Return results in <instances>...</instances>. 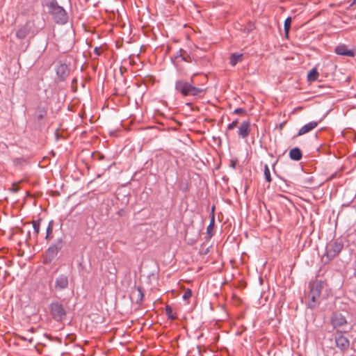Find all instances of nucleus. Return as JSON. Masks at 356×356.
Wrapping results in <instances>:
<instances>
[{
	"mask_svg": "<svg viewBox=\"0 0 356 356\" xmlns=\"http://www.w3.org/2000/svg\"><path fill=\"white\" fill-rule=\"evenodd\" d=\"M195 74L192 76L191 82L184 80L177 81L175 82V90L177 92L181 94L184 97L193 96L196 98L204 97L207 92L205 86L207 83V77L202 76L201 83L196 84L195 81Z\"/></svg>",
	"mask_w": 356,
	"mask_h": 356,
	"instance_id": "f257e3e1",
	"label": "nucleus"
},
{
	"mask_svg": "<svg viewBox=\"0 0 356 356\" xmlns=\"http://www.w3.org/2000/svg\"><path fill=\"white\" fill-rule=\"evenodd\" d=\"M48 13L51 16L54 22L58 24L63 25L68 22V15L65 10L58 5L56 0H47L44 3Z\"/></svg>",
	"mask_w": 356,
	"mask_h": 356,
	"instance_id": "f03ea898",
	"label": "nucleus"
},
{
	"mask_svg": "<svg viewBox=\"0 0 356 356\" xmlns=\"http://www.w3.org/2000/svg\"><path fill=\"white\" fill-rule=\"evenodd\" d=\"M324 282L321 280H314L309 283V291L307 295V307L310 309L316 307L320 303L321 293Z\"/></svg>",
	"mask_w": 356,
	"mask_h": 356,
	"instance_id": "7ed1b4c3",
	"label": "nucleus"
},
{
	"mask_svg": "<svg viewBox=\"0 0 356 356\" xmlns=\"http://www.w3.org/2000/svg\"><path fill=\"white\" fill-rule=\"evenodd\" d=\"M331 324L334 329L339 332H345L346 327L348 325V321L346 317L340 312H335L331 317Z\"/></svg>",
	"mask_w": 356,
	"mask_h": 356,
	"instance_id": "20e7f679",
	"label": "nucleus"
},
{
	"mask_svg": "<svg viewBox=\"0 0 356 356\" xmlns=\"http://www.w3.org/2000/svg\"><path fill=\"white\" fill-rule=\"evenodd\" d=\"M50 313L56 321H62L66 316L67 312L63 305L58 302H52L49 305Z\"/></svg>",
	"mask_w": 356,
	"mask_h": 356,
	"instance_id": "39448f33",
	"label": "nucleus"
},
{
	"mask_svg": "<svg viewBox=\"0 0 356 356\" xmlns=\"http://www.w3.org/2000/svg\"><path fill=\"white\" fill-rule=\"evenodd\" d=\"M342 249L343 245L341 243L334 241L327 246L326 250V255L327 257H330L331 259L334 258L339 254V253L341 251Z\"/></svg>",
	"mask_w": 356,
	"mask_h": 356,
	"instance_id": "423d86ee",
	"label": "nucleus"
},
{
	"mask_svg": "<svg viewBox=\"0 0 356 356\" xmlns=\"http://www.w3.org/2000/svg\"><path fill=\"white\" fill-rule=\"evenodd\" d=\"M68 285V277L65 275H60L55 280L54 289L56 291H62L67 289Z\"/></svg>",
	"mask_w": 356,
	"mask_h": 356,
	"instance_id": "0eeeda50",
	"label": "nucleus"
},
{
	"mask_svg": "<svg viewBox=\"0 0 356 356\" xmlns=\"http://www.w3.org/2000/svg\"><path fill=\"white\" fill-rule=\"evenodd\" d=\"M31 24L27 22L23 26H20L16 31V37L19 40L25 39L31 31Z\"/></svg>",
	"mask_w": 356,
	"mask_h": 356,
	"instance_id": "6e6552de",
	"label": "nucleus"
},
{
	"mask_svg": "<svg viewBox=\"0 0 356 356\" xmlns=\"http://www.w3.org/2000/svg\"><path fill=\"white\" fill-rule=\"evenodd\" d=\"M335 343L343 352L348 350L350 346L349 340L341 334L335 337Z\"/></svg>",
	"mask_w": 356,
	"mask_h": 356,
	"instance_id": "1a4fd4ad",
	"label": "nucleus"
},
{
	"mask_svg": "<svg viewBox=\"0 0 356 356\" xmlns=\"http://www.w3.org/2000/svg\"><path fill=\"white\" fill-rule=\"evenodd\" d=\"M62 248V243L59 242L56 244L51 245L46 252V257L50 261L52 260L58 253Z\"/></svg>",
	"mask_w": 356,
	"mask_h": 356,
	"instance_id": "9d476101",
	"label": "nucleus"
},
{
	"mask_svg": "<svg viewBox=\"0 0 356 356\" xmlns=\"http://www.w3.org/2000/svg\"><path fill=\"white\" fill-rule=\"evenodd\" d=\"M251 124L250 120L243 122L238 127V136L242 138H247L250 132Z\"/></svg>",
	"mask_w": 356,
	"mask_h": 356,
	"instance_id": "9b49d317",
	"label": "nucleus"
},
{
	"mask_svg": "<svg viewBox=\"0 0 356 356\" xmlns=\"http://www.w3.org/2000/svg\"><path fill=\"white\" fill-rule=\"evenodd\" d=\"M334 52L341 56L354 57L355 52L353 50L348 49L346 44H340L335 48Z\"/></svg>",
	"mask_w": 356,
	"mask_h": 356,
	"instance_id": "f8f14e48",
	"label": "nucleus"
},
{
	"mask_svg": "<svg viewBox=\"0 0 356 356\" xmlns=\"http://www.w3.org/2000/svg\"><path fill=\"white\" fill-rule=\"evenodd\" d=\"M318 124V122L312 121L306 124H305L303 127H301V129L299 130L298 133V136H302L304 135L314 129H315Z\"/></svg>",
	"mask_w": 356,
	"mask_h": 356,
	"instance_id": "ddd939ff",
	"label": "nucleus"
},
{
	"mask_svg": "<svg viewBox=\"0 0 356 356\" xmlns=\"http://www.w3.org/2000/svg\"><path fill=\"white\" fill-rule=\"evenodd\" d=\"M289 156L292 160L300 161L302 159V154L299 148L295 147L290 150Z\"/></svg>",
	"mask_w": 356,
	"mask_h": 356,
	"instance_id": "4468645a",
	"label": "nucleus"
},
{
	"mask_svg": "<svg viewBox=\"0 0 356 356\" xmlns=\"http://www.w3.org/2000/svg\"><path fill=\"white\" fill-rule=\"evenodd\" d=\"M57 74L60 76L61 79H65L67 76V67L66 65H60L57 67L56 70Z\"/></svg>",
	"mask_w": 356,
	"mask_h": 356,
	"instance_id": "2eb2a0df",
	"label": "nucleus"
},
{
	"mask_svg": "<svg viewBox=\"0 0 356 356\" xmlns=\"http://www.w3.org/2000/svg\"><path fill=\"white\" fill-rule=\"evenodd\" d=\"M243 59L242 54H233L230 56L229 63L232 66H235L238 62L241 61Z\"/></svg>",
	"mask_w": 356,
	"mask_h": 356,
	"instance_id": "dca6fc26",
	"label": "nucleus"
},
{
	"mask_svg": "<svg viewBox=\"0 0 356 356\" xmlns=\"http://www.w3.org/2000/svg\"><path fill=\"white\" fill-rule=\"evenodd\" d=\"M319 74L316 68L311 70L307 74V80L309 82L315 81L318 79Z\"/></svg>",
	"mask_w": 356,
	"mask_h": 356,
	"instance_id": "f3484780",
	"label": "nucleus"
},
{
	"mask_svg": "<svg viewBox=\"0 0 356 356\" xmlns=\"http://www.w3.org/2000/svg\"><path fill=\"white\" fill-rule=\"evenodd\" d=\"M215 225L214 216L213 215L210 221L209 225L207 227V232L209 238L213 235V229Z\"/></svg>",
	"mask_w": 356,
	"mask_h": 356,
	"instance_id": "a211bd4d",
	"label": "nucleus"
},
{
	"mask_svg": "<svg viewBox=\"0 0 356 356\" xmlns=\"http://www.w3.org/2000/svg\"><path fill=\"white\" fill-rule=\"evenodd\" d=\"M136 293H137L136 302L137 304H140L143 302V297H144L143 289L140 286H138V287H136Z\"/></svg>",
	"mask_w": 356,
	"mask_h": 356,
	"instance_id": "6ab92c4d",
	"label": "nucleus"
},
{
	"mask_svg": "<svg viewBox=\"0 0 356 356\" xmlns=\"http://www.w3.org/2000/svg\"><path fill=\"white\" fill-rule=\"evenodd\" d=\"M291 18L290 17H289L285 19L284 24V29L286 35H288V34H289V31L291 28Z\"/></svg>",
	"mask_w": 356,
	"mask_h": 356,
	"instance_id": "aec40b11",
	"label": "nucleus"
},
{
	"mask_svg": "<svg viewBox=\"0 0 356 356\" xmlns=\"http://www.w3.org/2000/svg\"><path fill=\"white\" fill-rule=\"evenodd\" d=\"M165 312L168 318L175 319L177 316H174L172 314V309L170 305H166L165 307Z\"/></svg>",
	"mask_w": 356,
	"mask_h": 356,
	"instance_id": "412c9836",
	"label": "nucleus"
},
{
	"mask_svg": "<svg viewBox=\"0 0 356 356\" xmlns=\"http://www.w3.org/2000/svg\"><path fill=\"white\" fill-rule=\"evenodd\" d=\"M264 176H265L266 180L268 183L271 182L272 179H271V176H270V169H269L268 165H266V164L264 165Z\"/></svg>",
	"mask_w": 356,
	"mask_h": 356,
	"instance_id": "4be33fe9",
	"label": "nucleus"
},
{
	"mask_svg": "<svg viewBox=\"0 0 356 356\" xmlns=\"http://www.w3.org/2000/svg\"><path fill=\"white\" fill-rule=\"evenodd\" d=\"M33 227L35 234L38 236L40 232V222L38 220H33Z\"/></svg>",
	"mask_w": 356,
	"mask_h": 356,
	"instance_id": "5701e85b",
	"label": "nucleus"
},
{
	"mask_svg": "<svg viewBox=\"0 0 356 356\" xmlns=\"http://www.w3.org/2000/svg\"><path fill=\"white\" fill-rule=\"evenodd\" d=\"M233 113L236 114V115H246L247 111L244 108H236L233 111Z\"/></svg>",
	"mask_w": 356,
	"mask_h": 356,
	"instance_id": "b1692460",
	"label": "nucleus"
},
{
	"mask_svg": "<svg viewBox=\"0 0 356 356\" xmlns=\"http://www.w3.org/2000/svg\"><path fill=\"white\" fill-rule=\"evenodd\" d=\"M192 296V291L191 289H187L183 295V298L184 300H188Z\"/></svg>",
	"mask_w": 356,
	"mask_h": 356,
	"instance_id": "393cba45",
	"label": "nucleus"
},
{
	"mask_svg": "<svg viewBox=\"0 0 356 356\" xmlns=\"http://www.w3.org/2000/svg\"><path fill=\"white\" fill-rule=\"evenodd\" d=\"M238 123V120H234L232 123L228 124L227 129H229V130L234 129L237 126Z\"/></svg>",
	"mask_w": 356,
	"mask_h": 356,
	"instance_id": "a878e982",
	"label": "nucleus"
},
{
	"mask_svg": "<svg viewBox=\"0 0 356 356\" xmlns=\"http://www.w3.org/2000/svg\"><path fill=\"white\" fill-rule=\"evenodd\" d=\"M182 52H184V51L182 49H180L179 51L177 53V56H175V59L176 60H178V59H180L181 60H186V58L184 57V55L182 54Z\"/></svg>",
	"mask_w": 356,
	"mask_h": 356,
	"instance_id": "bb28decb",
	"label": "nucleus"
},
{
	"mask_svg": "<svg viewBox=\"0 0 356 356\" xmlns=\"http://www.w3.org/2000/svg\"><path fill=\"white\" fill-rule=\"evenodd\" d=\"M22 340L28 341L30 343H32L33 338V337L29 336H20L19 337Z\"/></svg>",
	"mask_w": 356,
	"mask_h": 356,
	"instance_id": "cd10ccee",
	"label": "nucleus"
},
{
	"mask_svg": "<svg viewBox=\"0 0 356 356\" xmlns=\"http://www.w3.org/2000/svg\"><path fill=\"white\" fill-rule=\"evenodd\" d=\"M102 51H102V47H95V49H94V52H95V54L97 56H100V55L102 54Z\"/></svg>",
	"mask_w": 356,
	"mask_h": 356,
	"instance_id": "c85d7f7f",
	"label": "nucleus"
},
{
	"mask_svg": "<svg viewBox=\"0 0 356 356\" xmlns=\"http://www.w3.org/2000/svg\"><path fill=\"white\" fill-rule=\"evenodd\" d=\"M51 231H52V228L51 227V226H50V225H49V226H48V227H47V235H48L50 232H51Z\"/></svg>",
	"mask_w": 356,
	"mask_h": 356,
	"instance_id": "c756f323",
	"label": "nucleus"
},
{
	"mask_svg": "<svg viewBox=\"0 0 356 356\" xmlns=\"http://www.w3.org/2000/svg\"><path fill=\"white\" fill-rule=\"evenodd\" d=\"M29 331H30L31 332H34V329H33V328H31Z\"/></svg>",
	"mask_w": 356,
	"mask_h": 356,
	"instance_id": "7c9ffc66",
	"label": "nucleus"
},
{
	"mask_svg": "<svg viewBox=\"0 0 356 356\" xmlns=\"http://www.w3.org/2000/svg\"><path fill=\"white\" fill-rule=\"evenodd\" d=\"M356 3V0H354L353 3Z\"/></svg>",
	"mask_w": 356,
	"mask_h": 356,
	"instance_id": "2f4dec72",
	"label": "nucleus"
}]
</instances>
